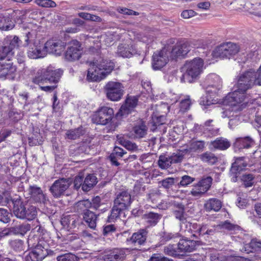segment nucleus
<instances>
[{"mask_svg": "<svg viewBox=\"0 0 261 261\" xmlns=\"http://www.w3.org/2000/svg\"><path fill=\"white\" fill-rule=\"evenodd\" d=\"M33 44V47H31V45L28 51V56L31 59H38L43 58L46 55V50L43 48L41 49L39 47H38Z\"/></svg>", "mask_w": 261, "mask_h": 261, "instance_id": "33", "label": "nucleus"}, {"mask_svg": "<svg viewBox=\"0 0 261 261\" xmlns=\"http://www.w3.org/2000/svg\"><path fill=\"white\" fill-rule=\"evenodd\" d=\"M63 74V71L60 69H55L52 67L40 69L37 71L32 82L36 84L57 83Z\"/></svg>", "mask_w": 261, "mask_h": 261, "instance_id": "5", "label": "nucleus"}, {"mask_svg": "<svg viewBox=\"0 0 261 261\" xmlns=\"http://www.w3.org/2000/svg\"><path fill=\"white\" fill-rule=\"evenodd\" d=\"M254 144L253 140L249 137L237 139L234 146L239 149L249 148Z\"/></svg>", "mask_w": 261, "mask_h": 261, "instance_id": "35", "label": "nucleus"}, {"mask_svg": "<svg viewBox=\"0 0 261 261\" xmlns=\"http://www.w3.org/2000/svg\"><path fill=\"white\" fill-rule=\"evenodd\" d=\"M119 142L128 150L135 151L138 150V146L137 144L129 140H125L124 138H120L119 139Z\"/></svg>", "mask_w": 261, "mask_h": 261, "instance_id": "48", "label": "nucleus"}, {"mask_svg": "<svg viewBox=\"0 0 261 261\" xmlns=\"http://www.w3.org/2000/svg\"><path fill=\"white\" fill-rule=\"evenodd\" d=\"M73 184L74 188L75 189L78 190L81 187L82 189L84 184V177L82 173H80L78 175L75 177Z\"/></svg>", "mask_w": 261, "mask_h": 261, "instance_id": "57", "label": "nucleus"}, {"mask_svg": "<svg viewBox=\"0 0 261 261\" xmlns=\"http://www.w3.org/2000/svg\"><path fill=\"white\" fill-rule=\"evenodd\" d=\"M255 84V70L253 69H249L239 76L237 86H238L240 89L246 91Z\"/></svg>", "mask_w": 261, "mask_h": 261, "instance_id": "9", "label": "nucleus"}, {"mask_svg": "<svg viewBox=\"0 0 261 261\" xmlns=\"http://www.w3.org/2000/svg\"><path fill=\"white\" fill-rule=\"evenodd\" d=\"M170 49L164 47L160 51L154 53L152 56V68L154 70L160 69L164 67L169 61Z\"/></svg>", "mask_w": 261, "mask_h": 261, "instance_id": "11", "label": "nucleus"}, {"mask_svg": "<svg viewBox=\"0 0 261 261\" xmlns=\"http://www.w3.org/2000/svg\"><path fill=\"white\" fill-rule=\"evenodd\" d=\"M132 202L130 194L127 190L118 192L114 200L111 214L108 216V221L112 222L118 218L123 211L127 210Z\"/></svg>", "mask_w": 261, "mask_h": 261, "instance_id": "2", "label": "nucleus"}, {"mask_svg": "<svg viewBox=\"0 0 261 261\" xmlns=\"http://www.w3.org/2000/svg\"><path fill=\"white\" fill-rule=\"evenodd\" d=\"M117 54L123 58H130L137 54V50L135 46L131 44L122 43L117 47Z\"/></svg>", "mask_w": 261, "mask_h": 261, "instance_id": "23", "label": "nucleus"}, {"mask_svg": "<svg viewBox=\"0 0 261 261\" xmlns=\"http://www.w3.org/2000/svg\"><path fill=\"white\" fill-rule=\"evenodd\" d=\"M217 226L220 229H226L230 231H236L241 230V227L240 226L231 223L228 220L221 222Z\"/></svg>", "mask_w": 261, "mask_h": 261, "instance_id": "39", "label": "nucleus"}, {"mask_svg": "<svg viewBox=\"0 0 261 261\" xmlns=\"http://www.w3.org/2000/svg\"><path fill=\"white\" fill-rule=\"evenodd\" d=\"M144 217L148 223L152 225H155L161 219L162 215L158 213L149 212L145 214Z\"/></svg>", "mask_w": 261, "mask_h": 261, "instance_id": "40", "label": "nucleus"}, {"mask_svg": "<svg viewBox=\"0 0 261 261\" xmlns=\"http://www.w3.org/2000/svg\"><path fill=\"white\" fill-rule=\"evenodd\" d=\"M205 146V142L204 141H193L189 146L188 148L184 149L187 150V153L191 152H201L203 150Z\"/></svg>", "mask_w": 261, "mask_h": 261, "instance_id": "37", "label": "nucleus"}, {"mask_svg": "<svg viewBox=\"0 0 261 261\" xmlns=\"http://www.w3.org/2000/svg\"><path fill=\"white\" fill-rule=\"evenodd\" d=\"M125 257V251L116 249L110 253L105 255L101 261H123Z\"/></svg>", "mask_w": 261, "mask_h": 261, "instance_id": "29", "label": "nucleus"}, {"mask_svg": "<svg viewBox=\"0 0 261 261\" xmlns=\"http://www.w3.org/2000/svg\"><path fill=\"white\" fill-rule=\"evenodd\" d=\"M149 261H173L168 258L165 257L161 254H154L149 259Z\"/></svg>", "mask_w": 261, "mask_h": 261, "instance_id": "63", "label": "nucleus"}, {"mask_svg": "<svg viewBox=\"0 0 261 261\" xmlns=\"http://www.w3.org/2000/svg\"><path fill=\"white\" fill-rule=\"evenodd\" d=\"M214 76L218 82L215 85H208L205 88V91L206 93L210 94V96H215L218 92L221 86L220 81L219 77L215 75H214Z\"/></svg>", "mask_w": 261, "mask_h": 261, "instance_id": "41", "label": "nucleus"}, {"mask_svg": "<svg viewBox=\"0 0 261 261\" xmlns=\"http://www.w3.org/2000/svg\"><path fill=\"white\" fill-rule=\"evenodd\" d=\"M249 246L251 249L254 251H261V241L256 239L251 240L249 244Z\"/></svg>", "mask_w": 261, "mask_h": 261, "instance_id": "55", "label": "nucleus"}, {"mask_svg": "<svg viewBox=\"0 0 261 261\" xmlns=\"http://www.w3.org/2000/svg\"><path fill=\"white\" fill-rule=\"evenodd\" d=\"M97 178L94 174H88L84 180L82 190L84 192L90 191L97 183Z\"/></svg>", "mask_w": 261, "mask_h": 261, "instance_id": "31", "label": "nucleus"}, {"mask_svg": "<svg viewBox=\"0 0 261 261\" xmlns=\"http://www.w3.org/2000/svg\"><path fill=\"white\" fill-rule=\"evenodd\" d=\"M66 43L60 40H49L44 44V48L46 53L60 56L64 50Z\"/></svg>", "mask_w": 261, "mask_h": 261, "instance_id": "15", "label": "nucleus"}, {"mask_svg": "<svg viewBox=\"0 0 261 261\" xmlns=\"http://www.w3.org/2000/svg\"><path fill=\"white\" fill-rule=\"evenodd\" d=\"M204 206L207 211L218 212L222 207V202L217 198H210L205 202Z\"/></svg>", "mask_w": 261, "mask_h": 261, "instance_id": "36", "label": "nucleus"}, {"mask_svg": "<svg viewBox=\"0 0 261 261\" xmlns=\"http://www.w3.org/2000/svg\"><path fill=\"white\" fill-rule=\"evenodd\" d=\"M31 225L28 223H23L8 228V231L6 233L9 234H15L24 236L28 231L31 229Z\"/></svg>", "mask_w": 261, "mask_h": 261, "instance_id": "27", "label": "nucleus"}, {"mask_svg": "<svg viewBox=\"0 0 261 261\" xmlns=\"http://www.w3.org/2000/svg\"><path fill=\"white\" fill-rule=\"evenodd\" d=\"M245 157H239L236 159L235 162L232 164L230 169V173L233 176L231 179L232 181H237V178L240 173L247 166V163L245 161Z\"/></svg>", "mask_w": 261, "mask_h": 261, "instance_id": "19", "label": "nucleus"}, {"mask_svg": "<svg viewBox=\"0 0 261 261\" xmlns=\"http://www.w3.org/2000/svg\"><path fill=\"white\" fill-rule=\"evenodd\" d=\"M173 214L175 218L180 221V224H185L187 222L185 211L175 210L173 212Z\"/></svg>", "mask_w": 261, "mask_h": 261, "instance_id": "54", "label": "nucleus"}, {"mask_svg": "<svg viewBox=\"0 0 261 261\" xmlns=\"http://www.w3.org/2000/svg\"><path fill=\"white\" fill-rule=\"evenodd\" d=\"M12 201L13 204V212L17 218L31 221L36 217L37 211L36 206L28 204L20 198L13 199Z\"/></svg>", "mask_w": 261, "mask_h": 261, "instance_id": "3", "label": "nucleus"}, {"mask_svg": "<svg viewBox=\"0 0 261 261\" xmlns=\"http://www.w3.org/2000/svg\"><path fill=\"white\" fill-rule=\"evenodd\" d=\"M78 217L75 215H67L63 217L61 220V224L67 229H73L76 227Z\"/></svg>", "mask_w": 261, "mask_h": 261, "instance_id": "34", "label": "nucleus"}, {"mask_svg": "<svg viewBox=\"0 0 261 261\" xmlns=\"http://www.w3.org/2000/svg\"><path fill=\"white\" fill-rule=\"evenodd\" d=\"M211 261H227V257L223 254L219 253H213L211 254Z\"/></svg>", "mask_w": 261, "mask_h": 261, "instance_id": "62", "label": "nucleus"}, {"mask_svg": "<svg viewBox=\"0 0 261 261\" xmlns=\"http://www.w3.org/2000/svg\"><path fill=\"white\" fill-rule=\"evenodd\" d=\"M148 127L144 122H141L136 124L131 132L132 138L135 139H140L145 137L147 135Z\"/></svg>", "mask_w": 261, "mask_h": 261, "instance_id": "26", "label": "nucleus"}, {"mask_svg": "<svg viewBox=\"0 0 261 261\" xmlns=\"http://www.w3.org/2000/svg\"><path fill=\"white\" fill-rule=\"evenodd\" d=\"M11 214L6 209L0 208V221L7 223L10 221Z\"/></svg>", "mask_w": 261, "mask_h": 261, "instance_id": "52", "label": "nucleus"}, {"mask_svg": "<svg viewBox=\"0 0 261 261\" xmlns=\"http://www.w3.org/2000/svg\"><path fill=\"white\" fill-rule=\"evenodd\" d=\"M158 165L162 169L168 168L171 165L170 156H167L164 154L160 155L158 160Z\"/></svg>", "mask_w": 261, "mask_h": 261, "instance_id": "46", "label": "nucleus"}, {"mask_svg": "<svg viewBox=\"0 0 261 261\" xmlns=\"http://www.w3.org/2000/svg\"><path fill=\"white\" fill-rule=\"evenodd\" d=\"M11 245L12 247L17 251H22L23 242L20 240H15L11 242Z\"/></svg>", "mask_w": 261, "mask_h": 261, "instance_id": "60", "label": "nucleus"}, {"mask_svg": "<svg viewBox=\"0 0 261 261\" xmlns=\"http://www.w3.org/2000/svg\"><path fill=\"white\" fill-rule=\"evenodd\" d=\"M10 40V38H6L3 42V45H0V61L5 59L9 55L13 54V50L16 44L15 40Z\"/></svg>", "mask_w": 261, "mask_h": 261, "instance_id": "21", "label": "nucleus"}, {"mask_svg": "<svg viewBox=\"0 0 261 261\" xmlns=\"http://www.w3.org/2000/svg\"><path fill=\"white\" fill-rule=\"evenodd\" d=\"M37 37V34L35 32H28L20 36V38L15 36L13 39L10 38V40H14L16 38H17L15 40L16 44L14 48L19 46L26 47L29 44H35V40Z\"/></svg>", "mask_w": 261, "mask_h": 261, "instance_id": "16", "label": "nucleus"}, {"mask_svg": "<svg viewBox=\"0 0 261 261\" xmlns=\"http://www.w3.org/2000/svg\"><path fill=\"white\" fill-rule=\"evenodd\" d=\"M196 241L188 239H180L177 244L180 255H184L187 252H191L195 250Z\"/></svg>", "mask_w": 261, "mask_h": 261, "instance_id": "22", "label": "nucleus"}, {"mask_svg": "<svg viewBox=\"0 0 261 261\" xmlns=\"http://www.w3.org/2000/svg\"><path fill=\"white\" fill-rule=\"evenodd\" d=\"M213 178L207 176L202 179L197 184L193 186L190 192L191 194L194 197H200L206 192L211 187Z\"/></svg>", "mask_w": 261, "mask_h": 261, "instance_id": "14", "label": "nucleus"}, {"mask_svg": "<svg viewBox=\"0 0 261 261\" xmlns=\"http://www.w3.org/2000/svg\"><path fill=\"white\" fill-rule=\"evenodd\" d=\"M203 65V60L200 58L187 61L184 65L186 71L181 77V82L189 83L194 82L202 72Z\"/></svg>", "mask_w": 261, "mask_h": 261, "instance_id": "4", "label": "nucleus"}, {"mask_svg": "<svg viewBox=\"0 0 261 261\" xmlns=\"http://www.w3.org/2000/svg\"><path fill=\"white\" fill-rule=\"evenodd\" d=\"M43 243V241L38 242L32 251L25 256V261H41L47 256L48 249L42 245Z\"/></svg>", "mask_w": 261, "mask_h": 261, "instance_id": "12", "label": "nucleus"}, {"mask_svg": "<svg viewBox=\"0 0 261 261\" xmlns=\"http://www.w3.org/2000/svg\"><path fill=\"white\" fill-rule=\"evenodd\" d=\"M73 45L69 47L65 53V58L69 61L79 60L82 54V49L80 42L73 41Z\"/></svg>", "mask_w": 261, "mask_h": 261, "instance_id": "18", "label": "nucleus"}, {"mask_svg": "<svg viewBox=\"0 0 261 261\" xmlns=\"http://www.w3.org/2000/svg\"><path fill=\"white\" fill-rule=\"evenodd\" d=\"M116 232V227L113 224H110L104 226L103 229V234L105 237H109Z\"/></svg>", "mask_w": 261, "mask_h": 261, "instance_id": "59", "label": "nucleus"}, {"mask_svg": "<svg viewBox=\"0 0 261 261\" xmlns=\"http://www.w3.org/2000/svg\"><path fill=\"white\" fill-rule=\"evenodd\" d=\"M191 104L189 96H187L185 99L182 100L180 103V110L183 112L189 109Z\"/></svg>", "mask_w": 261, "mask_h": 261, "instance_id": "56", "label": "nucleus"}, {"mask_svg": "<svg viewBox=\"0 0 261 261\" xmlns=\"http://www.w3.org/2000/svg\"><path fill=\"white\" fill-rule=\"evenodd\" d=\"M125 152L122 148L119 147H115L113 152L109 156V159L112 165L118 166L120 163L118 162V160L123 157L124 154H126Z\"/></svg>", "mask_w": 261, "mask_h": 261, "instance_id": "32", "label": "nucleus"}, {"mask_svg": "<svg viewBox=\"0 0 261 261\" xmlns=\"http://www.w3.org/2000/svg\"><path fill=\"white\" fill-rule=\"evenodd\" d=\"M148 233L147 229H140L134 233L129 239H127V241L134 245H143L146 242Z\"/></svg>", "mask_w": 261, "mask_h": 261, "instance_id": "25", "label": "nucleus"}, {"mask_svg": "<svg viewBox=\"0 0 261 261\" xmlns=\"http://www.w3.org/2000/svg\"><path fill=\"white\" fill-rule=\"evenodd\" d=\"M246 92L240 89L238 86L237 85L236 89L226 96L224 101L225 103L230 106L234 107L243 102H248Z\"/></svg>", "mask_w": 261, "mask_h": 261, "instance_id": "10", "label": "nucleus"}, {"mask_svg": "<svg viewBox=\"0 0 261 261\" xmlns=\"http://www.w3.org/2000/svg\"><path fill=\"white\" fill-rule=\"evenodd\" d=\"M16 71V67L10 60L0 63V78H14V74Z\"/></svg>", "mask_w": 261, "mask_h": 261, "instance_id": "20", "label": "nucleus"}, {"mask_svg": "<svg viewBox=\"0 0 261 261\" xmlns=\"http://www.w3.org/2000/svg\"><path fill=\"white\" fill-rule=\"evenodd\" d=\"M87 80L90 82L100 81L106 77L114 69L113 62L98 57L90 63Z\"/></svg>", "mask_w": 261, "mask_h": 261, "instance_id": "1", "label": "nucleus"}, {"mask_svg": "<svg viewBox=\"0 0 261 261\" xmlns=\"http://www.w3.org/2000/svg\"><path fill=\"white\" fill-rule=\"evenodd\" d=\"M199 158L202 161L212 165L215 164L218 161L217 158L214 153L208 151L200 154Z\"/></svg>", "mask_w": 261, "mask_h": 261, "instance_id": "43", "label": "nucleus"}, {"mask_svg": "<svg viewBox=\"0 0 261 261\" xmlns=\"http://www.w3.org/2000/svg\"><path fill=\"white\" fill-rule=\"evenodd\" d=\"M57 261H79V258L72 253H66L57 256Z\"/></svg>", "mask_w": 261, "mask_h": 261, "instance_id": "51", "label": "nucleus"}, {"mask_svg": "<svg viewBox=\"0 0 261 261\" xmlns=\"http://www.w3.org/2000/svg\"><path fill=\"white\" fill-rule=\"evenodd\" d=\"M72 182L70 178H60L54 182L49 188V191L54 198H59L65 194Z\"/></svg>", "mask_w": 261, "mask_h": 261, "instance_id": "7", "label": "nucleus"}, {"mask_svg": "<svg viewBox=\"0 0 261 261\" xmlns=\"http://www.w3.org/2000/svg\"><path fill=\"white\" fill-rule=\"evenodd\" d=\"M211 145L215 149L225 150L230 146L229 142L222 138H217L214 141H212Z\"/></svg>", "mask_w": 261, "mask_h": 261, "instance_id": "38", "label": "nucleus"}, {"mask_svg": "<svg viewBox=\"0 0 261 261\" xmlns=\"http://www.w3.org/2000/svg\"><path fill=\"white\" fill-rule=\"evenodd\" d=\"M34 2L43 8H55L57 6L56 3L52 0H35Z\"/></svg>", "mask_w": 261, "mask_h": 261, "instance_id": "49", "label": "nucleus"}, {"mask_svg": "<svg viewBox=\"0 0 261 261\" xmlns=\"http://www.w3.org/2000/svg\"><path fill=\"white\" fill-rule=\"evenodd\" d=\"M164 253L168 255L175 257L180 255L177 244H169L164 247Z\"/></svg>", "mask_w": 261, "mask_h": 261, "instance_id": "45", "label": "nucleus"}, {"mask_svg": "<svg viewBox=\"0 0 261 261\" xmlns=\"http://www.w3.org/2000/svg\"><path fill=\"white\" fill-rule=\"evenodd\" d=\"M117 11L121 14L127 15H138L139 13L134 11L132 10L127 9L126 8H121L119 7L117 8Z\"/></svg>", "mask_w": 261, "mask_h": 261, "instance_id": "61", "label": "nucleus"}, {"mask_svg": "<svg viewBox=\"0 0 261 261\" xmlns=\"http://www.w3.org/2000/svg\"><path fill=\"white\" fill-rule=\"evenodd\" d=\"M239 51L237 44L231 42L222 44L217 47L213 51V56L221 59L229 58L231 56L234 55Z\"/></svg>", "mask_w": 261, "mask_h": 261, "instance_id": "8", "label": "nucleus"}, {"mask_svg": "<svg viewBox=\"0 0 261 261\" xmlns=\"http://www.w3.org/2000/svg\"><path fill=\"white\" fill-rule=\"evenodd\" d=\"M254 177L252 174H244L241 176V180L244 182L245 187H250L253 185L252 182Z\"/></svg>", "mask_w": 261, "mask_h": 261, "instance_id": "58", "label": "nucleus"}, {"mask_svg": "<svg viewBox=\"0 0 261 261\" xmlns=\"http://www.w3.org/2000/svg\"><path fill=\"white\" fill-rule=\"evenodd\" d=\"M98 215L94 212L87 210L83 214V220L87 225L91 229H94L96 227V222Z\"/></svg>", "mask_w": 261, "mask_h": 261, "instance_id": "30", "label": "nucleus"}, {"mask_svg": "<svg viewBox=\"0 0 261 261\" xmlns=\"http://www.w3.org/2000/svg\"><path fill=\"white\" fill-rule=\"evenodd\" d=\"M113 114L114 111L112 108L103 107L96 113L92 119L96 124L106 125L112 120Z\"/></svg>", "mask_w": 261, "mask_h": 261, "instance_id": "13", "label": "nucleus"}, {"mask_svg": "<svg viewBox=\"0 0 261 261\" xmlns=\"http://www.w3.org/2000/svg\"><path fill=\"white\" fill-rule=\"evenodd\" d=\"M104 90L108 99L114 101L119 100L124 94V87L118 82H108L105 86Z\"/></svg>", "mask_w": 261, "mask_h": 261, "instance_id": "6", "label": "nucleus"}, {"mask_svg": "<svg viewBox=\"0 0 261 261\" xmlns=\"http://www.w3.org/2000/svg\"><path fill=\"white\" fill-rule=\"evenodd\" d=\"M138 99L135 96H129L125 102L120 108L119 113L121 116H124L130 113L138 104Z\"/></svg>", "mask_w": 261, "mask_h": 261, "instance_id": "24", "label": "nucleus"}, {"mask_svg": "<svg viewBox=\"0 0 261 261\" xmlns=\"http://www.w3.org/2000/svg\"><path fill=\"white\" fill-rule=\"evenodd\" d=\"M186 153H187V150L182 149L179 150L176 153H173L171 155L169 156L171 165L181 162L184 155Z\"/></svg>", "mask_w": 261, "mask_h": 261, "instance_id": "44", "label": "nucleus"}, {"mask_svg": "<svg viewBox=\"0 0 261 261\" xmlns=\"http://www.w3.org/2000/svg\"><path fill=\"white\" fill-rule=\"evenodd\" d=\"M195 179V178L190 176L184 175L181 177V180L179 182L177 181V185L178 187H186L193 182Z\"/></svg>", "mask_w": 261, "mask_h": 261, "instance_id": "53", "label": "nucleus"}, {"mask_svg": "<svg viewBox=\"0 0 261 261\" xmlns=\"http://www.w3.org/2000/svg\"><path fill=\"white\" fill-rule=\"evenodd\" d=\"M178 178L168 177L161 181L162 186L165 189H169L175 184H177Z\"/></svg>", "mask_w": 261, "mask_h": 261, "instance_id": "50", "label": "nucleus"}, {"mask_svg": "<svg viewBox=\"0 0 261 261\" xmlns=\"http://www.w3.org/2000/svg\"><path fill=\"white\" fill-rule=\"evenodd\" d=\"M31 197L37 202H44L45 196L42 190L37 186H30L28 189Z\"/></svg>", "mask_w": 261, "mask_h": 261, "instance_id": "28", "label": "nucleus"}, {"mask_svg": "<svg viewBox=\"0 0 261 261\" xmlns=\"http://www.w3.org/2000/svg\"><path fill=\"white\" fill-rule=\"evenodd\" d=\"M84 134V131L81 127H78L74 129L68 130L66 134V138L71 139L75 140L79 138L80 136Z\"/></svg>", "mask_w": 261, "mask_h": 261, "instance_id": "42", "label": "nucleus"}, {"mask_svg": "<svg viewBox=\"0 0 261 261\" xmlns=\"http://www.w3.org/2000/svg\"><path fill=\"white\" fill-rule=\"evenodd\" d=\"M196 12L192 10H186L182 12L181 16L182 18L188 19L195 16Z\"/></svg>", "mask_w": 261, "mask_h": 261, "instance_id": "64", "label": "nucleus"}, {"mask_svg": "<svg viewBox=\"0 0 261 261\" xmlns=\"http://www.w3.org/2000/svg\"><path fill=\"white\" fill-rule=\"evenodd\" d=\"M190 43L188 41L177 44L172 49H170L169 56L171 59H176L178 58H184L190 51Z\"/></svg>", "mask_w": 261, "mask_h": 261, "instance_id": "17", "label": "nucleus"}, {"mask_svg": "<svg viewBox=\"0 0 261 261\" xmlns=\"http://www.w3.org/2000/svg\"><path fill=\"white\" fill-rule=\"evenodd\" d=\"M77 211L83 212V213L92 207V202L89 200H81L77 202L75 205Z\"/></svg>", "mask_w": 261, "mask_h": 261, "instance_id": "47", "label": "nucleus"}]
</instances>
